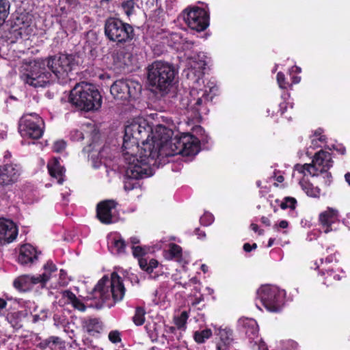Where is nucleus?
<instances>
[{
  "instance_id": "1",
  "label": "nucleus",
  "mask_w": 350,
  "mask_h": 350,
  "mask_svg": "<svg viewBox=\"0 0 350 350\" xmlns=\"http://www.w3.org/2000/svg\"><path fill=\"white\" fill-rule=\"evenodd\" d=\"M77 65L75 55L58 53L46 57L42 63L35 62L30 65L21 76L23 81L34 88L45 87L51 81L52 72L60 84L70 80V74Z\"/></svg>"
},
{
  "instance_id": "2",
  "label": "nucleus",
  "mask_w": 350,
  "mask_h": 350,
  "mask_svg": "<svg viewBox=\"0 0 350 350\" xmlns=\"http://www.w3.org/2000/svg\"><path fill=\"white\" fill-rule=\"evenodd\" d=\"M125 292L122 279L117 272H113L110 279L107 275H104L92 291L94 298L98 299L95 307L97 309L105 306L111 308L123 299Z\"/></svg>"
},
{
  "instance_id": "3",
  "label": "nucleus",
  "mask_w": 350,
  "mask_h": 350,
  "mask_svg": "<svg viewBox=\"0 0 350 350\" xmlns=\"http://www.w3.org/2000/svg\"><path fill=\"white\" fill-rule=\"evenodd\" d=\"M69 102L79 110L90 111L101 107L102 96L95 85L83 82L71 90Z\"/></svg>"
},
{
  "instance_id": "4",
  "label": "nucleus",
  "mask_w": 350,
  "mask_h": 350,
  "mask_svg": "<svg viewBox=\"0 0 350 350\" xmlns=\"http://www.w3.org/2000/svg\"><path fill=\"white\" fill-rule=\"evenodd\" d=\"M139 142L130 136L126 137L124 135L122 144V154L128 167L126 170V176L129 179L138 180L147 177L148 165L150 164H142L140 161L139 151Z\"/></svg>"
},
{
  "instance_id": "5",
  "label": "nucleus",
  "mask_w": 350,
  "mask_h": 350,
  "mask_svg": "<svg viewBox=\"0 0 350 350\" xmlns=\"http://www.w3.org/2000/svg\"><path fill=\"white\" fill-rule=\"evenodd\" d=\"M176 74L172 64L155 61L148 67L147 78L150 85L163 94L172 86Z\"/></svg>"
},
{
  "instance_id": "6",
  "label": "nucleus",
  "mask_w": 350,
  "mask_h": 350,
  "mask_svg": "<svg viewBox=\"0 0 350 350\" xmlns=\"http://www.w3.org/2000/svg\"><path fill=\"white\" fill-rule=\"evenodd\" d=\"M104 34L107 40L117 46L129 43L135 38L133 26L114 17H109L105 21Z\"/></svg>"
},
{
  "instance_id": "7",
  "label": "nucleus",
  "mask_w": 350,
  "mask_h": 350,
  "mask_svg": "<svg viewBox=\"0 0 350 350\" xmlns=\"http://www.w3.org/2000/svg\"><path fill=\"white\" fill-rule=\"evenodd\" d=\"M333 163L332 154L329 152L321 150L315 153L312 161V163L297 165L296 166V170L303 174H305V172H307L309 174L313 176H317L318 174V172L320 173L325 172L329 183L331 181L330 178H332V174L327 171L332 167Z\"/></svg>"
},
{
  "instance_id": "8",
  "label": "nucleus",
  "mask_w": 350,
  "mask_h": 350,
  "mask_svg": "<svg viewBox=\"0 0 350 350\" xmlns=\"http://www.w3.org/2000/svg\"><path fill=\"white\" fill-rule=\"evenodd\" d=\"M44 131V122L36 113H24L18 122V132L23 138L38 139Z\"/></svg>"
},
{
  "instance_id": "9",
  "label": "nucleus",
  "mask_w": 350,
  "mask_h": 350,
  "mask_svg": "<svg viewBox=\"0 0 350 350\" xmlns=\"http://www.w3.org/2000/svg\"><path fill=\"white\" fill-rule=\"evenodd\" d=\"M141 91L142 85L139 83L128 79L116 80L110 88V92L113 98L122 101L135 100Z\"/></svg>"
},
{
  "instance_id": "10",
  "label": "nucleus",
  "mask_w": 350,
  "mask_h": 350,
  "mask_svg": "<svg viewBox=\"0 0 350 350\" xmlns=\"http://www.w3.org/2000/svg\"><path fill=\"white\" fill-rule=\"evenodd\" d=\"M258 298L269 312H280L284 304V294L275 286L264 285L257 291Z\"/></svg>"
},
{
  "instance_id": "11",
  "label": "nucleus",
  "mask_w": 350,
  "mask_h": 350,
  "mask_svg": "<svg viewBox=\"0 0 350 350\" xmlns=\"http://www.w3.org/2000/svg\"><path fill=\"white\" fill-rule=\"evenodd\" d=\"M171 150L173 155L194 156L200 150V142L197 137L192 134L183 133L179 137L175 136L172 140Z\"/></svg>"
},
{
  "instance_id": "12",
  "label": "nucleus",
  "mask_w": 350,
  "mask_h": 350,
  "mask_svg": "<svg viewBox=\"0 0 350 350\" xmlns=\"http://www.w3.org/2000/svg\"><path fill=\"white\" fill-rule=\"evenodd\" d=\"M153 134L152 128L149 126L142 125V129L136 140L142 144L139 152L140 161L142 164H151L157 159V150L154 149V144H152L151 137Z\"/></svg>"
},
{
  "instance_id": "13",
  "label": "nucleus",
  "mask_w": 350,
  "mask_h": 350,
  "mask_svg": "<svg viewBox=\"0 0 350 350\" xmlns=\"http://www.w3.org/2000/svg\"><path fill=\"white\" fill-rule=\"evenodd\" d=\"M183 18L188 27L198 32L204 31L209 25V14L204 9L194 7L183 12Z\"/></svg>"
},
{
  "instance_id": "14",
  "label": "nucleus",
  "mask_w": 350,
  "mask_h": 350,
  "mask_svg": "<svg viewBox=\"0 0 350 350\" xmlns=\"http://www.w3.org/2000/svg\"><path fill=\"white\" fill-rule=\"evenodd\" d=\"M243 331L249 340L252 350H267V345L259 338V328L257 322L253 319L243 320Z\"/></svg>"
},
{
  "instance_id": "15",
  "label": "nucleus",
  "mask_w": 350,
  "mask_h": 350,
  "mask_svg": "<svg viewBox=\"0 0 350 350\" xmlns=\"http://www.w3.org/2000/svg\"><path fill=\"white\" fill-rule=\"evenodd\" d=\"M49 280V275L46 273L38 275H23L14 280L13 286L21 292H27L32 290L36 284H40L42 288L44 287Z\"/></svg>"
},
{
  "instance_id": "16",
  "label": "nucleus",
  "mask_w": 350,
  "mask_h": 350,
  "mask_svg": "<svg viewBox=\"0 0 350 350\" xmlns=\"http://www.w3.org/2000/svg\"><path fill=\"white\" fill-rule=\"evenodd\" d=\"M31 23L32 16L27 13H21L14 19L10 32L16 39H27L33 31Z\"/></svg>"
},
{
  "instance_id": "17",
  "label": "nucleus",
  "mask_w": 350,
  "mask_h": 350,
  "mask_svg": "<svg viewBox=\"0 0 350 350\" xmlns=\"http://www.w3.org/2000/svg\"><path fill=\"white\" fill-rule=\"evenodd\" d=\"M173 131L163 125H158L155 128L154 132L153 131L151 137L152 144H154V149L157 150V159L159 157L160 150L164 146L167 145L169 143L170 148H171Z\"/></svg>"
},
{
  "instance_id": "18",
  "label": "nucleus",
  "mask_w": 350,
  "mask_h": 350,
  "mask_svg": "<svg viewBox=\"0 0 350 350\" xmlns=\"http://www.w3.org/2000/svg\"><path fill=\"white\" fill-rule=\"evenodd\" d=\"M21 175V167L18 164L10 163L0 165V185L8 187L16 183Z\"/></svg>"
},
{
  "instance_id": "19",
  "label": "nucleus",
  "mask_w": 350,
  "mask_h": 350,
  "mask_svg": "<svg viewBox=\"0 0 350 350\" xmlns=\"http://www.w3.org/2000/svg\"><path fill=\"white\" fill-rule=\"evenodd\" d=\"M132 254L135 258H138L139 267L146 273L150 274L152 273L154 269L157 268L159 265V262L154 258L148 260L144 256L148 252L149 248L147 246H135L133 245Z\"/></svg>"
},
{
  "instance_id": "20",
  "label": "nucleus",
  "mask_w": 350,
  "mask_h": 350,
  "mask_svg": "<svg viewBox=\"0 0 350 350\" xmlns=\"http://www.w3.org/2000/svg\"><path fill=\"white\" fill-rule=\"evenodd\" d=\"M118 202L114 200H105L96 206V217L100 223L109 225L113 222L112 210L115 209Z\"/></svg>"
},
{
  "instance_id": "21",
  "label": "nucleus",
  "mask_w": 350,
  "mask_h": 350,
  "mask_svg": "<svg viewBox=\"0 0 350 350\" xmlns=\"http://www.w3.org/2000/svg\"><path fill=\"white\" fill-rule=\"evenodd\" d=\"M18 228L12 220L0 219V243L7 244L13 242L18 235Z\"/></svg>"
},
{
  "instance_id": "22",
  "label": "nucleus",
  "mask_w": 350,
  "mask_h": 350,
  "mask_svg": "<svg viewBox=\"0 0 350 350\" xmlns=\"http://www.w3.org/2000/svg\"><path fill=\"white\" fill-rule=\"evenodd\" d=\"M40 252L30 244H25L22 245L19 250L18 256V262L23 266H31L38 259V255Z\"/></svg>"
},
{
  "instance_id": "23",
  "label": "nucleus",
  "mask_w": 350,
  "mask_h": 350,
  "mask_svg": "<svg viewBox=\"0 0 350 350\" xmlns=\"http://www.w3.org/2000/svg\"><path fill=\"white\" fill-rule=\"evenodd\" d=\"M319 221L325 233L331 232L332 230V225L338 221L337 211L328 208L320 213Z\"/></svg>"
},
{
  "instance_id": "24",
  "label": "nucleus",
  "mask_w": 350,
  "mask_h": 350,
  "mask_svg": "<svg viewBox=\"0 0 350 350\" xmlns=\"http://www.w3.org/2000/svg\"><path fill=\"white\" fill-rule=\"evenodd\" d=\"M60 158H53L47 164V169L50 176L57 180L59 185L64 181L65 167L59 162Z\"/></svg>"
},
{
  "instance_id": "25",
  "label": "nucleus",
  "mask_w": 350,
  "mask_h": 350,
  "mask_svg": "<svg viewBox=\"0 0 350 350\" xmlns=\"http://www.w3.org/2000/svg\"><path fill=\"white\" fill-rule=\"evenodd\" d=\"M83 326L91 336L101 333L104 329L103 322L98 317H89L84 319L83 321Z\"/></svg>"
},
{
  "instance_id": "26",
  "label": "nucleus",
  "mask_w": 350,
  "mask_h": 350,
  "mask_svg": "<svg viewBox=\"0 0 350 350\" xmlns=\"http://www.w3.org/2000/svg\"><path fill=\"white\" fill-rule=\"evenodd\" d=\"M62 298L66 299V304H70L75 310L84 312L86 306L84 303L80 300L76 295L70 290H65L62 292Z\"/></svg>"
},
{
  "instance_id": "27",
  "label": "nucleus",
  "mask_w": 350,
  "mask_h": 350,
  "mask_svg": "<svg viewBox=\"0 0 350 350\" xmlns=\"http://www.w3.org/2000/svg\"><path fill=\"white\" fill-rule=\"evenodd\" d=\"M220 342L217 344V347H221L223 348L232 345L233 332L230 329H223L219 333Z\"/></svg>"
},
{
  "instance_id": "28",
  "label": "nucleus",
  "mask_w": 350,
  "mask_h": 350,
  "mask_svg": "<svg viewBox=\"0 0 350 350\" xmlns=\"http://www.w3.org/2000/svg\"><path fill=\"white\" fill-rule=\"evenodd\" d=\"M319 280L323 284L329 286L332 285L334 281L339 280L340 276L333 269H329L326 270L325 272L322 271Z\"/></svg>"
},
{
  "instance_id": "29",
  "label": "nucleus",
  "mask_w": 350,
  "mask_h": 350,
  "mask_svg": "<svg viewBox=\"0 0 350 350\" xmlns=\"http://www.w3.org/2000/svg\"><path fill=\"white\" fill-rule=\"evenodd\" d=\"M300 185L307 196L312 198H319L321 189L318 187H314L311 183L304 180L300 182Z\"/></svg>"
},
{
  "instance_id": "30",
  "label": "nucleus",
  "mask_w": 350,
  "mask_h": 350,
  "mask_svg": "<svg viewBox=\"0 0 350 350\" xmlns=\"http://www.w3.org/2000/svg\"><path fill=\"white\" fill-rule=\"evenodd\" d=\"M109 247L114 250L116 254H123L125 252L126 243L121 237H113L111 239Z\"/></svg>"
},
{
  "instance_id": "31",
  "label": "nucleus",
  "mask_w": 350,
  "mask_h": 350,
  "mask_svg": "<svg viewBox=\"0 0 350 350\" xmlns=\"http://www.w3.org/2000/svg\"><path fill=\"white\" fill-rule=\"evenodd\" d=\"M213 335L212 330L210 328H206L203 330L196 331L193 333V339L198 344L205 342L206 340L209 339Z\"/></svg>"
},
{
  "instance_id": "32",
  "label": "nucleus",
  "mask_w": 350,
  "mask_h": 350,
  "mask_svg": "<svg viewBox=\"0 0 350 350\" xmlns=\"http://www.w3.org/2000/svg\"><path fill=\"white\" fill-rule=\"evenodd\" d=\"M142 129V125L137 122H132L131 124L126 125L124 129V135L130 136L133 139H135L139 136V132Z\"/></svg>"
},
{
  "instance_id": "33",
  "label": "nucleus",
  "mask_w": 350,
  "mask_h": 350,
  "mask_svg": "<svg viewBox=\"0 0 350 350\" xmlns=\"http://www.w3.org/2000/svg\"><path fill=\"white\" fill-rule=\"evenodd\" d=\"M10 8L9 0H0V27L5 23L10 14Z\"/></svg>"
},
{
  "instance_id": "34",
  "label": "nucleus",
  "mask_w": 350,
  "mask_h": 350,
  "mask_svg": "<svg viewBox=\"0 0 350 350\" xmlns=\"http://www.w3.org/2000/svg\"><path fill=\"white\" fill-rule=\"evenodd\" d=\"M146 333L152 342L158 340L159 332L157 329V324L154 322L148 323L144 327Z\"/></svg>"
},
{
  "instance_id": "35",
  "label": "nucleus",
  "mask_w": 350,
  "mask_h": 350,
  "mask_svg": "<svg viewBox=\"0 0 350 350\" xmlns=\"http://www.w3.org/2000/svg\"><path fill=\"white\" fill-rule=\"evenodd\" d=\"M145 310L142 307H137L133 317V323L137 326L142 325L145 322Z\"/></svg>"
},
{
  "instance_id": "36",
  "label": "nucleus",
  "mask_w": 350,
  "mask_h": 350,
  "mask_svg": "<svg viewBox=\"0 0 350 350\" xmlns=\"http://www.w3.org/2000/svg\"><path fill=\"white\" fill-rule=\"evenodd\" d=\"M297 200L295 198L293 197H285L283 201L280 202L279 206L283 210L286 208H290L291 210H294L296 207Z\"/></svg>"
},
{
  "instance_id": "37",
  "label": "nucleus",
  "mask_w": 350,
  "mask_h": 350,
  "mask_svg": "<svg viewBox=\"0 0 350 350\" xmlns=\"http://www.w3.org/2000/svg\"><path fill=\"white\" fill-rule=\"evenodd\" d=\"M135 4L134 0H126L122 3V8L127 16L134 13Z\"/></svg>"
},
{
  "instance_id": "38",
  "label": "nucleus",
  "mask_w": 350,
  "mask_h": 350,
  "mask_svg": "<svg viewBox=\"0 0 350 350\" xmlns=\"http://www.w3.org/2000/svg\"><path fill=\"white\" fill-rule=\"evenodd\" d=\"M189 318L187 311H183L178 317L174 318V323L178 329L184 327Z\"/></svg>"
},
{
  "instance_id": "39",
  "label": "nucleus",
  "mask_w": 350,
  "mask_h": 350,
  "mask_svg": "<svg viewBox=\"0 0 350 350\" xmlns=\"http://www.w3.org/2000/svg\"><path fill=\"white\" fill-rule=\"evenodd\" d=\"M169 254L171 258H178L182 256V248L176 243H171L169 248Z\"/></svg>"
},
{
  "instance_id": "40",
  "label": "nucleus",
  "mask_w": 350,
  "mask_h": 350,
  "mask_svg": "<svg viewBox=\"0 0 350 350\" xmlns=\"http://www.w3.org/2000/svg\"><path fill=\"white\" fill-rule=\"evenodd\" d=\"M277 82L278 83L279 87L281 89L286 90L292 85V84L289 83L288 81H286L285 75L282 72H278Z\"/></svg>"
},
{
  "instance_id": "41",
  "label": "nucleus",
  "mask_w": 350,
  "mask_h": 350,
  "mask_svg": "<svg viewBox=\"0 0 350 350\" xmlns=\"http://www.w3.org/2000/svg\"><path fill=\"white\" fill-rule=\"evenodd\" d=\"M62 343L61 338L58 336H50L41 343L42 347L46 348L52 345H57Z\"/></svg>"
},
{
  "instance_id": "42",
  "label": "nucleus",
  "mask_w": 350,
  "mask_h": 350,
  "mask_svg": "<svg viewBox=\"0 0 350 350\" xmlns=\"http://www.w3.org/2000/svg\"><path fill=\"white\" fill-rule=\"evenodd\" d=\"M109 340L112 343H118L122 341L121 334L118 330H112L109 333Z\"/></svg>"
},
{
  "instance_id": "43",
  "label": "nucleus",
  "mask_w": 350,
  "mask_h": 350,
  "mask_svg": "<svg viewBox=\"0 0 350 350\" xmlns=\"http://www.w3.org/2000/svg\"><path fill=\"white\" fill-rule=\"evenodd\" d=\"M43 268L44 270L43 273H48L49 275V279L51 278V273L57 271V270L56 265L51 260L47 261Z\"/></svg>"
},
{
  "instance_id": "44",
  "label": "nucleus",
  "mask_w": 350,
  "mask_h": 350,
  "mask_svg": "<svg viewBox=\"0 0 350 350\" xmlns=\"http://www.w3.org/2000/svg\"><path fill=\"white\" fill-rule=\"evenodd\" d=\"M66 143L64 140L57 141L54 143L53 150L55 152L60 153L65 150Z\"/></svg>"
},
{
  "instance_id": "45",
  "label": "nucleus",
  "mask_w": 350,
  "mask_h": 350,
  "mask_svg": "<svg viewBox=\"0 0 350 350\" xmlns=\"http://www.w3.org/2000/svg\"><path fill=\"white\" fill-rule=\"evenodd\" d=\"M213 216L211 214H204L202 217H200V223L204 226H208L211 224L213 221Z\"/></svg>"
},
{
  "instance_id": "46",
  "label": "nucleus",
  "mask_w": 350,
  "mask_h": 350,
  "mask_svg": "<svg viewBox=\"0 0 350 350\" xmlns=\"http://www.w3.org/2000/svg\"><path fill=\"white\" fill-rule=\"evenodd\" d=\"M257 248V244L253 243L252 245L249 243H245L243 244V249L245 252H250L252 250H255Z\"/></svg>"
},
{
  "instance_id": "47",
  "label": "nucleus",
  "mask_w": 350,
  "mask_h": 350,
  "mask_svg": "<svg viewBox=\"0 0 350 350\" xmlns=\"http://www.w3.org/2000/svg\"><path fill=\"white\" fill-rule=\"evenodd\" d=\"M202 98H198L193 105V109L197 112H200V107L202 105Z\"/></svg>"
},
{
  "instance_id": "48",
  "label": "nucleus",
  "mask_w": 350,
  "mask_h": 350,
  "mask_svg": "<svg viewBox=\"0 0 350 350\" xmlns=\"http://www.w3.org/2000/svg\"><path fill=\"white\" fill-rule=\"evenodd\" d=\"M67 5L73 8H77L79 3V0H65Z\"/></svg>"
},
{
  "instance_id": "49",
  "label": "nucleus",
  "mask_w": 350,
  "mask_h": 350,
  "mask_svg": "<svg viewBox=\"0 0 350 350\" xmlns=\"http://www.w3.org/2000/svg\"><path fill=\"white\" fill-rule=\"evenodd\" d=\"M195 234L198 236V239H203L206 237V233L204 231L202 230L200 228H197L195 230Z\"/></svg>"
},
{
  "instance_id": "50",
  "label": "nucleus",
  "mask_w": 350,
  "mask_h": 350,
  "mask_svg": "<svg viewBox=\"0 0 350 350\" xmlns=\"http://www.w3.org/2000/svg\"><path fill=\"white\" fill-rule=\"evenodd\" d=\"M250 228L253 231H254L255 232H258V234L260 235L262 234L264 232V230H260L258 226L256 224H252L250 225Z\"/></svg>"
},
{
  "instance_id": "51",
  "label": "nucleus",
  "mask_w": 350,
  "mask_h": 350,
  "mask_svg": "<svg viewBox=\"0 0 350 350\" xmlns=\"http://www.w3.org/2000/svg\"><path fill=\"white\" fill-rule=\"evenodd\" d=\"M334 260H336V254H331L328 255L325 258V262L326 263H331V262H332Z\"/></svg>"
},
{
  "instance_id": "52",
  "label": "nucleus",
  "mask_w": 350,
  "mask_h": 350,
  "mask_svg": "<svg viewBox=\"0 0 350 350\" xmlns=\"http://www.w3.org/2000/svg\"><path fill=\"white\" fill-rule=\"evenodd\" d=\"M278 226L280 228L285 229L288 226V222L286 220H282L279 222Z\"/></svg>"
},
{
  "instance_id": "53",
  "label": "nucleus",
  "mask_w": 350,
  "mask_h": 350,
  "mask_svg": "<svg viewBox=\"0 0 350 350\" xmlns=\"http://www.w3.org/2000/svg\"><path fill=\"white\" fill-rule=\"evenodd\" d=\"M286 109V103L284 102L281 103L280 104V111L281 116H282L284 113Z\"/></svg>"
},
{
  "instance_id": "54",
  "label": "nucleus",
  "mask_w": 350,
  "mask_h": 350,
  "mask_svg": "<svg viewBox=\"0 0 350 350\" xmlns=\"http://www.w3.org/2000/svg\"><path fill=\"white\" fill-rule=\"evenodd\" d=\"M261 222L267 226H269L271 225V222L269 218L265 216L261 217Z\"/></svg>"
},
{
  "instance_id": "55",
  "label": "nucleus",
  "mask_w": 350,
  "mask_h": 350,
  "mask_svg": "<svg viewBox=\"0 0 350 350\" xmlns=\"http://www.w3.org/2000/svg\"><path fill=\"white\" fill-rule=\"evenodd\" d=\"M301 81V77L299 76H293L292 77V83L291 84H297L299 83Z\"/></svg>"
},
{
  "instance_id": "56",
  "label": "nucleus",
  "mask_w": 350,
  "mask_h": 350,
  "mask_svg": "<svg viewBox=\"0 0 350 350\" xmlns=\"http://www.w3.org/2000/svg\"><path fill=\"white\" fill-rule=\"evenodd\" d=\"M323 130L321 128L317 129L314 133V135L317 137H319L321 135L323 134Z\"/></svg>"
},
{
  "instance_id": "57",
  "label": "nucleus",
  "mask_w": 350,
  "mask_h": 350,
  "mask_svg": "<svg viewBox=\"0 0 350 350\" xmlns=\"http://www.w3.org/2000/svg\"><path fill=\"white\" fill-rule=\"evenodd\" d=\"M7 306V302L5 299L0 298V309L5 308Z\"/></svg>"
},
{
  "instance_id": "58",
  "label": "nucleus",
  "mask_w": 350,
  "mask_h": 350,
  "mask_svg": "<svg viewBox=\"0 0 350 350\" xmlns=\"http://www.w3.org/2000/svg\"><path fill=\"white\" fill-rule=\"evenodd\" d=\"M275 180L278 182V183H282L284 180V178L282 175H279V176H277L275 177Z\"/></svg>"
},
{
  "instance_id": "59",
  "label": "nucleus",
  "mask_w": 350,
  "mask_h": 350,
  "mask_svg": "<svg viewBox=\"0 0 350 350\" xmlns=\"http://www.w3.org/2000/svg\"><path fill=\"white\" fill-rule=\"evenodd\" d=\"M201 270L204 272V273H206L208 271V267L207 265L203 264L201 265Z\"/></svg>"
},
{
  "instance_id": "60",
  "label": "nucleus",
  "mask_w": 350,
  "mask_h": 350,
  "mask_svg": "<svg viewBox=\"0 0 350 350\" xmlns=\"http://www.w3.org/2000/svg\"><path fill=\"white\" fill-rule=\"evenodd\" d=\"M318 140L321 142H325L326 141V137L325 135H321L319 137H318Z\"/></svg>"
},
{
  "instance_id": "61",
  "label": "nucleus",
  "mask_w": 350,
  "mask_h": 350,
  "mask_svg": "<svg viewBox=\"0 0 350 350\" xmlns=\"http://www.w3.org/2000/svg\"><path fill=\"white\" fill-rule=\"evenodd\" d=\"M274 241H275V239H273V238H270V239H269V241H268L267 247H271V246L273 245V244Z\"/></svg>"
},
{
  "instance_id": "62",
  "label": "nucleus",
  "mask_w": 350,
  "mask_h": 350,
  "mask_svg": "<svg viewBox=\"0 0 350 350\" xmlns=\"http://www.w3.org/2000/svg\"><path fill=\"white\" fill-rule=\"evenodd\" d=\"M345 180L348 183V184L350 185V172H348L345 176Z\"/></svg>"
},
{
  "instance_id": "63",
  "label": "nucleus",
  "mask_w": 350,
  "mask_h": 350,
  "mask_svg": "<svg viewBox=\"0 0 350 350\" xmlns=\"http://www.w3.org/2000/svg\"><path fill=\"white\" fill-rule=\"evenodd\" d=\"M292 69H293V71H294L297 73L301 72V68L298 67V66H294L292 68Z\"/></svg>"
},
{
  "instance_id": "64",
  "label": "nucleus",
  "mask_w": 350,
  "mask_h": 350,
  "mask_svg": "<svg viewBox=\"0 0 350 350\" xmlns=\"http://www.w3.org/2000/svg\"><path fill=\"white\" fill-rule=\"evenodd\" d=\"M113 0H101L100 4L102 5H108L110 2H111Z\"/></svg>"
}]
</instances>
